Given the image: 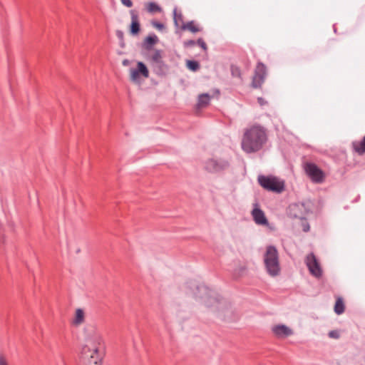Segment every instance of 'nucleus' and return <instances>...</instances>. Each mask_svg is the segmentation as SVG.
Instances as JSON below:
<instances>
[{
	"instance_id": "obj_1",
	"label": "nucleus",
	"mask_w": 365,
	"mask_h": 365,
	"mask_svg": "<svg viewBox=\"0 0 365 365\" xmlns=\"http://www.w3.org/2000/svg\"><path fill=\"white\" fill-rule=\"evenodd\" d=\"M267 140V130L256 124L245 129L241 143L242 149L247 153L260 150Z\"/></svg>"
},
{
	"instance_id": "obj_2",
	"label": "nucleus",
	"mask_w": 365,
	"mask_h": 365,
	"mask_svg": "<svg viewBox=\"0 0 365 365\" xmlns=\"http://www.w3.org/2000/svg\"><path fill=\"white\" fill-rule=\"evenodd\" d=\"M265 267L268 274L271 276H277L280 272L278 252L274 246L269 245L267 247L264 257Z\"/></svg>"
},
{
	"instance_id": "obj_3",
	"label": "nucleus",
	"mask_w": 365,
	"mask_h": 365,
	"mask_svg": "<svg viewBox=\"0 0 365 365\" xmlns=\"http://www.w3.org/2000/svg\"><path fill=\"white\" fill-rule=\"evenodd\" d=\"M82 355L85 359H89V363L94 365H99L105 355V348L102 344H90V346L85 344L82 348Z\"/></svg>"
},
{
	"instance_id": "obj_4",
	"label": "nucleus",
	"mask_w": 365,
	"mask_h": 365,
	"mask_svg": "<svg viewBox=\"0 0 365 365\" xmlns=\"http://www.w3.org/2000/svg\"><path fill=\"white\" fill-rule=\"evenodd\" d=\"M230 167L228 159L221 158H211L204 163V168L210 173H219L227 170Z\"/></svg>"
},
{
	"instance_id": "obj_5",
	"label": "nucleus",
	"mask_w": 365,
	"mask_h": 365,
	"mask_svg": "<svg viewBox=\"0 0 365 365\" xmlns=\"http://www.w3.org/2000/svg\"><path fill=\"white\" fill-rule=\"evenodd\" d=\"M310 212L311 203L309 202L292 203L287 209V214L291 218H297L301 220H304Z\"/></svg>"
},
{
	"instance_id": "obj_6",
	"label": "nucleus",
	"mask_w": 365,
	"mask_h": 365,
	"mask_svg": "<svg viewBox=\"0 0 365 365\" xmlns=\"http://www.w3.org/2000/svg\"><path fill=\"white\" fill-rule=\"evenodd\" d=\"M217 309V316L227 322H234L237 319V315L232 310L231 306L223 299H215L214 305Z\"/></svg>"
},
{
	"instance_id": "obj_7",
	"label": "nucleus",
	"mask_w": 365,
	"mask_h": 365,
	"mask_svg": "<svg viewBox=\"0 0 365 365\" xmlns=\"http://www.w3.org/2000/svg\"><path fill=\"white\" fill-rule=\"evenodd\" d=\"M258 182L265 190L277 193L281 192L284 187V182L273 176L259 175Z\"/></svg>"
},
{
	"instance_id": "obj_8",
	"label": "nucleus",
	"mask_w": 365,
	"mask_h": 365,
	"mask_svg": "<svg viewBox=\"0 0 365 365\" xmlns=\"http://www.w3.org/2000/svg\"><path fill=\"white\" fill-rule=\"evenodd\" d=\"M150 63L153 72L158 76H165L168 71V66L163 61L161 50L156 49L150 57Z\"/></svg>"
},
{
	"instance_id": "obj_9",
	"label": "nucleus",
	"mask_w": 365,
	"mask_h": 365,
	"mask_svg": "<svg viewBox=\"0 0 365 365\" xmlns=\"http://www.w3.org/2000/svg\"><path fill=\"white\" fill-rule=\"evenodd\" d=\"M194 295L195 298L202 300L207 307L214 306L215 304V299H218L214 297V292L202 284L195 286Z\"/></svg>"
},
{
	"instance_id": "obj_10",
	"label": "nucleus",
	"mask_w": 365,
	"mask_h": 365,
	"mask_svg": "<svg viewBox=\"0 0 365 365\" xmlns=\"http://www.w3.org/2000/svg\"><path fill=\"white\" fill-rule=\"evenodd\" d=\"M304 170L312 182L321 183L324 179V172L314 163H307L304 165Z\"/></svg>"
},
{
	"instance_id": "obj_11",
	"label": "nucleus",
	"mask_w": 365,
	"mask_h": 365,
	"mask_svg": "<svg viewBox=\"0 0 365 365\" xmlns=\"http://www.w3.org/2000/svg\"><path fill=\"white\" fill-rule=\"evenodd\" d=\"M266 76L267 68L265 65L262 62H259L255 70V74L252 77L251 86L254 88H260L264 82Z\"/></svg>"
},
{
	"instance_id": "obj_12",
	"label": "nucleus",
	"mask_w": 365,
	"mask_h": 365,
	"mask_svg": "<svg viewBox=\"0 0 365 365\" xmlns=\"http://www.w3.org/2000/svg\"><path fill=\"white\" fill-rule=\"evenodd\" d=\"M130 79L135 83H140V76L145 78L149 76V71L146 65L142 61L138 62L136 68H130Z\"/></svg>"
},
{
	"instance_id": "obj_13",
	"label": "nucleus",
	"mask_w": 365,
	"mask_h": 365,
	"mask_svg": "<svg viewBox=\"0 0 365 365\" xmlns=\"http://www.w3.org/2000/svg\"><path fill=\"white\" fill-rule=\"evenodd\" d=\"M84 339L91 342H99L102 340V335L97 327L93 324H88L83 329Z\"/></svg>"
},
{
	"instance_id": "obj_14",
	"label": "nucleus",
	"mask_w": 365,
	"mask_h": 365,
	"mask_svg": "<svg viewBox=\"0 0 365 365\" xmlns=\"http://www.w3.org/2000/svg\"><path fill=\"white\" fill-rule=\"evenodd\" d=\"M306 264L311 274L316 277H320L322 275V269L313 253L307 256Z\"/></svg>"
},
{
	"instance_id": "obj_15",
	"label": "nucleus",
	"mask_w": 365,
	"mask_h": 365,
	"mask_svg": "<svg viewBox=\"0 0 365 365\" xmlns=\"http://www.w3.org/2000/svg\"><path fill=\"white\" fill-rule=\"evenodd\" d=\"M272 331L279 339H285L293 334V331L284 324H278L272 327Z\"/></svg>"
},
{
	"instance_id": "obj_16",
	"label": "nucleus",
	"mask_w": 365,
	"mask_h": 365,
	"mask_svg": "<svg viewBox=\"0 0 365 365\" xmlns=\"http://www.w3.org/2000/svg\"><path fill=\"white\" fill-rule=\"evenodd\" d=\"M131 16V23L130 25V33L133 36L138 35L140 31V24L138 20V15L134 10L130 11Z\"/></svg>"
},
{
	"instance_id": "obj_17",
	"label": "nucleus",
	"mask_w": 365,
	"mask_h": 365,
	"mask_svg": "<svg viewBox=\"0 0 365 365\" xmlns=\"http://www.w3.org/2000/svg\"><path fill=\"white\" fill-rule=\"evenodd\" d=\"M252 215L256 224L260 225H267L268 224V220L264 212L260 208H254L252 211Z\"/></svg>"
},
{
	"instance_id": "obj_18",
	"label": "nucleus",
	"mask_w": 365,
	"mask_h": 365,
	"mask_svg": "<svg viewBox=\"0 0 365 365\" xmlns=\"http://www.w3.org/2000/svg\"><path fill=\"white\" fill-rule=\"evenodd\" d=\"M159 39L155 34H150L145 38L143 43V47L147 51H150L153 49V46L157 43Z\"/></svg>"
},
{
	"instance_id": "obj_19",
	"label": "nucleus",
	"mask_w": 365,
	"mask_h": 365,
	"mask_svg": "<svg viewBox=\"0 0 365 365\" xmlns=\"http://www.w3.org/2000/svg\"><path fill=\"white\" fill-rule=\"evenodd\" d=\"M352 148L354 152L359 155H363L365 153V135L363 137L361 141H354L352 143Z\"/></svg>"
},
{
	"instance_id": "obj_20",
	"label": "nucleus",
	"mask_w": 365,
	"mask_h": 365,
	"mask_svg": "<svg viewBox=\"0 0 365 365\" xmlns=\"http://www.w3.org/2000/svg\"><path fill=\"white\" fill-rule=\"evenodd\" d=\"M180 29L183 31L188 30L192 33H197L202 31V29L194 24V21H188L185 24L182 23L180 26Z\"/></svg>"
},
{
	"instance_id": "obj_21",
	"label": "nucleus",
	"mask_w": 365,
	"mask_h": 365,
	"mask_svg": "<svg viewBox=\"0 0 365 365\" xmlns=\"http://www.w3.org/2000/svg\"><path fill=\"white\" fill-rule=\"evenodd\" d=\"M345 309L344 303L341 297L337 298L334 304V312L336 314L339 315L344 313Z\"/></svg>"
},
{
	"instance_id": "obj_22",
	"label": "nucleus",
	"mask_w": 365,
	"mask_h": 365,
	"mask_svg": "<svg viewBox=\"0 0 365 365\" xmlns=\"http://www.w3.org/2000/svg\"><path fill=\"white\" fill-rule=\"evenodd\" d=\"M210 101V96L208 93H202L198 96L197 106L205 107L207 106Z\"/></svg>"
},
{
	"instance_id": "obj_23",
	"label": "nucleus",
	"mask_w": 365,
	"mask_h": 365,
	"mask_svg": "<svg viewBox=\"0 0 365 365\" xmlns=\"http://www.w3.org/2000/svg\"><path fill=\"white\" fill-rule=\"evenodd\" d=\"M84 322V312L81 309H77L76 311L75 319L73 322L74 325H80Z\"/></svg>"
},
{
	"instance_id": "obj_24",
	"label": "nucleus",
	"mask_w": 365,
	"mask_h": 365,
	"mask_svg": "<svg viewBox=\"0 0 365 365\" xmlns=\"http://www.w3.org/2000/svg\"><path fill=\"white\" fill-rule=\"evenodd\" d=\"M146 9L148 12L151 14L159 13L162 11V8L155 2H149L147 4Z\"/></svg>"
},
{
	"instance_id": "obj_25",
	"label": "nucleus",
	"mask_w": 365,
	"mask_h": 365,
	"mask_svg": "<svg viewBox=\"0 0 365 365\" xmlns=\"http://www.w3.org/2000/svg\"><path fill=\"white\" fill-rule=\"evenodd\" d=\"M173 21L174 24L177 28L180 27V23H181L182 24V23H184L182 14H178L176 8H175L173 10Z\"/></svg>"
},
{
	"instance_id": "obj_26",
	"label": "nucleus",
	"mask_w": 365,
	"mask_h": 365,
	"mask_svg": "<svg viewBox=\"0 0 365 365\" xmlns=\"http://www.w3.org/2000/svg\"><path fill=\"white\" fill-rule=\"evenodd\" d=\"M186 66L187 68L192 71H197L200 68L199 62L195 60H187L186 61Z\"/></svg>"
},
{
	"instance_id": "obj_27",
	"label": "nucleus",
	"mask_w": 365,
	"mask_h": 365,
	"mask_svg": "<svg viewBox=\"0 0 365 365\" xmlns=\"http://www.w3.org/2000/svg\"><path fill=\"white\" fill-rule=\"evenodd\" d=\"M230 71L233 77L241 78V70L237 66L231 65Z\"/></svg>"
},
{
	"instance_id": "obj_28",
	"label": "nucleus",
	"mask_w": 365,
	"mask_h": 365,
	"mask_svg": "<svg viewBox=\"0 0 365 365\" xmlns=\"http://www.w3.org/2000/svg\"><path fill=\"white\" fill-rule=\"evenodd\" d=\"M116 36L120 41V46L121 48H124L125 46V41H124V34L123 31L121 30H117L116 32Z\"/></svg>"
},
{
	"instance_id": "obj_29",
	"label": "nucleus",
	"mask_w": 365,
	"mask_h": 365,
	"mask_svg": "<svg viewBox=\"0 0 365 365\" xmlns=\"http://www.w3.org/2000/svg\"><path fill=\"white\" fill-rule=\"evenodd\" d=\"M151 25L160 31H163L165 29V26L163 23L155 20L151 21Z\"/></svg>"
},
{
	"instance_id": "obj_30",
	"label": "nucleus",
	"mask_w": 365,
	"mask_h": 365,
	"mask_svg": "<svg viewBox=\"0 0 365 365\" xmlns=\"http://www.w3.org/2000/svg\"><path fill=\"white\" fill-rule=\"evenodd\" d=\"M301 226L302 228V230L305 232H307L310 230V226L308 222L307 221L306 218L303 220H301Z\"/></svg>"
},
{
	"instance_id": "obj_31",
	"label": "nucleus",
	"mask_w": 365,
	"mask_h": 365,
	"mask_svg": "<svg viewBox=\"0 0 365 365\" xmlns=\"http://www.w3.org/2000/svg\"><path fill=\"white\" fill-rule=\"evenodd\" d=\"M328 336L331 339H338L340 336V332L338 330H332L329 332Z\"/></svg>"
},
{
	"instance_id": "obj_32",
	"label": "nucleus",
	"mask_w": 365,
	"mask_h": 365,
	"mask_svg": "<svg viewBox=\"0 0 365 365\" xmlns=\"http://www.w3.org/2000/svg\"><path fill=\"white\" fill-rule=\"evenodd\" d=\"M196 44L200 46L204 51L207 50V44L202 38H200L197 40Z\"/></svg>"
},
{
	"instance_id": "obj_33",
	"label": "nucleus",
	"mask_w": 365,
	"mask_h": 365,
	"mask_svg": "<svg viewBox=\"0 0 365 365\" xmlns=\"http://www.w3.org/2000/svg\"><path fill=\"white\" fill-rule=\"evenodd\" d=\"M196 44V41L194 40H187L184 42V46L186 48L192 47Z\"/></svg>"
},
{
	"instance_id": "obj_34",
	"label": "nucleus",
	"mask_w": 365,
	"mask_h": 365,
	"mask_svg": "<svg viewBox=\"0 0 365 365\" xmlns=\"http://www.w3.org/2000/svg\"><path fill=\"white\" fill-rule=\"evenodd\" d=\"M0 365H9L6 356L0 354Z\"/></svg>"
},
{
	"instance_id": "obj_35",
	"label": "nucleus",
	"mask_w": 365,
	"mask_h": 365,
	"mask_svg": "<svg viewBox=\"0 0 365 365\" xmlns=\"http://www.w3.org/2000/svg\"><path fill=\"white\" fill-rule=\"evenodd\" d=\"M120 1L124 6H125L128 8H130L133 6V2L131 0H120Z\"/></svg>"
},
{
	"instance_id": "obj_36",
	"label": "nucleus",
	"mask_w": 365,
	"mask_h": 365,
	"mask_svg": "<svg viewBox=\"0 0 365 365\" xmlns=\"http://www.w3.org/2000/svg\"><path fill=\"white\" fill-rule=\"evenodd\" d=\"M257 102L260 106H264L267 103V102L262 97L257 98Z\"/></svg>"
},
{
	"instance_id": "obj_37",
	"label": "nucleus",
	"mask_w": 365,
	"mask_h": 365,
	"mask_svg": "<svg viewBox=\"0 0 365 365\" xmlns=\"http://www.w3.org/2000/svg\"><path fill=\"white\" fill-rule=\"evenodd\" d=\"M123 66H128L130 64V61L128 59H124L122 62Z\"/></svg>"
}]
</instances>
